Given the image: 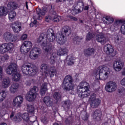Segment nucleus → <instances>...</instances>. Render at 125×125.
I'll use <instances>...</instances> for the list:
<instances>
[{
  "label": "nucleus",
  "instance_id": "2",
  "mask_svg": "<svg viewBox=\"0 0 125 125\" xmlns=\"http://www.w3.org/2000/svg\"><path fill=\"white\" fill-rule=\"evenodd\" d=\"M78 96L81 98H84L90 95L89 84L86 82H81L77 86Z\"/></svg>",
  "mask_w": 125,
  "mask_h": 125
},
{
  "label": "nucleus",
  "instance_id": "19",
  "mask_svg": "<svg viewBox=\"0 0 125 125\" xmlns=\"http://www.w3.org/2000/svg\"><path fill=\"white\" fill-rule=\"evenodd\" d=\"M66 41L67 40H66L65 35L62 32H59L57 33V42L59 44H64Z\"/></svg>",
  "mask_w": 125,
  "mask_h": 125
},
{
  "label": "nucleus",
  "instance_id": "21",
  "mask_svg": "<svg viewBox=\"0 0 125 125\" xmlns=\"http://www.w3.org/2000/svg\"><path fill=\"white\" fill-rule=\"evenodd\" d=\"M124 68V63L120 60L115 61L113 63V69L116 72L122 71V69Z\"/></svg>",
  "mask_w": 125,
  "mask_h": 125
},
{
  "label": "nucleus",
  "instance_id": "43",
  "mask_svg": "<svg viewBox=\"0 0 125 125\" xmlns=\"http://www.w3.org/2000/svg\"><path fill=\"white\" fill-rule=\"evenodd\" d=\"M53 97L57 101H60L61 99V95L58 92H55L53 95Z\"/></svg>",
  "mask_w": 125,
  "mask_h": 125
},
{
  "label": "nucleus",
  "instance_id": "54",
  "mask_svg": "<svg viewBox=\"0 0 125 125\" xmlns=\"http://www.w3.org/2000/svg\"><path fill=\"white\" fill-rule=\"evenodd\" d=\"M9 58V57L8 55H5L1 58V60L2 61H5V60H8Z\"/></svg>",
  "mask_w": 125,
  "mask_h": 125
},
{
  "label": "nucleus",
  "instance_id": "24",
  "mask_svg": "<svg viewBox=\"0 0 125 125\" xmlns=\"http://www.w3.org/2000/svg\"><path fill=\"white\" fill-rule=\"evenodd\" d=\"M95 49L94 48H88L84 51V54L87 57H90V56H93L95 53Z\"/></svg>",
  "mask_w": 125,
  "mask_h": 125
},
{
  "label": "nucleus",
  "instance_id": "59",
  "mask_svg": "<svg viewBox=\"0 0 125 125\" xmlns=\"http://www.w3.org/2000/svg\"><path fill=\"white\" fill-rule=\"evenodd\" d=\"M0 114L1 116H4L5 114H6V110H1L0 111Z\"/></svg>",
  "mask_w": 125,
  "mask_h": 125
},
{
  "label": "nucleus",
  "instance_id": "44",
  "mask_svg": "<svg viewBox=\"0 0 125 125\" xmlns=\"http://www.w3.org/2000/svg\"><path fill=\"white\" fill-rule=\"evenodd\" d=\"M94 37H95V35L93 33H89L86 36V40L89 41V40H91V39H93Z\"/></svg>",
  "mask_w": 125,
  "mask_h": 125
},
{
  "label": "nucleus",
  "instance_id": "41",
  "mask_svg": "<svg viewBox=\"0 0 125 125\" xmlns=\"http://www.w3.org/2000/svg\"><path fill=\"white\" fill-rule=\"evenodd\" d=\"M5 97H6V93L5 91H2L0 93V103L2 102Z\"/></svg>",
  "mask_w": 125,
  "mask_h": 125
},
{
  "label": "nucleus",
  "instance_id": "48",
  "mask_svg": "<svg viewBox=\"0 0 125 125\" xmlns=\"http://www.w3.org/2000/svg\"><path fill=\"white\" fill-rule=\"evenodd\" d=\"M119 93L122 96H123L125 94V89L124 87H122L119 90Z\"/></svg>",
  "mask_w": 125,
  "mask_h": 125
},
{
  "label": "nucleus",
  "instance_id": "38",
  "mask_svg": "<svg viewBox=\"0 0 125 125\" xmlns=\"http://www.w3.org/2000/svg\"><path fill=\"white\" fill-rule=\"evenodd\" d=\"M62 31L66 36H69L71 34V29L69 26H64L62 29Z\"/></svg>",
  "mask_w": 125,
  "mask_h": 125
},
{
  "label": "nucleus",
  "instance_id": "3",
  "mask_svg": "<svg viewBox=\"0 0 125 125\" xmlns=\"http://www.w3.org/2000/svg\"><path fill=\"white\" fill-rule=\"evenodd\" d=\"M6 73L8 75H12L13 80L15 82H18L21 78V75L17 72V64L15 63H11L6 69Z\"/></svg>",
  "mask_w": 125,
  "mask_h": 125
},
{
  "label": "nucleus",
  "instance_id": "52",
  "mask_svg": "<svg viewBox=\"0 0 125 125\" xmlns=\"http://www.w3.org/2000/svg\"><path fill=\"white\" fill-rule=\"evenodd\" d=\"M17 90L16 88H13V86H10L9 87V91L11 92V93L14 94L15 92H17Z\"/></svg>",
  "mask_w": 125,
  "mask_h": 125
},
{
  "label": "nucleus",
  "instance_id": "9",
  "mask_svg": "<svg viewBox=\"0 0 125 125\" xmlns=\"http://www.w3.org/2000/svg\"><path fill=\"white\" fill-rule=\"evenodd\" d=\"M84 6V3H83V1L79 0L78 2H76L72 7V14L75 15V14H78L80 11L83 10V7Z\"/></svg>",
  "mask_w": 125,
  "mask_h": 125
},
{
  "label": "nucleus",
  "instance_id": "32",
  "mask_svg": "<svg viewBox=\"0 0 125 125\" xmlns=\"http://www.w3.org/2000/svg\"><path fill=\"white\" fill-rule=\"evenodd\" d=\"M31 50L30 48H28L25 45L23 44H21V52L22 53V54H27L28 52H29Z\"/></svg>",
  "mask_w": 125,
  "mask_h": 125
},
{
  "label": "nucleus",
  "instance_id": "23",
  "mask_svg": "<svg viewBox=\"0 0 125 125\" xmlns=\"http://www.w3.org/2000/svg\"><path fill=\"white\" fill-rule=\"evenodd\" d=\"M46 36L47 40H48L49 42H53L55 40V35H54V33H53V30L51 28L48 29Z\"/></svg>",
  "mask_w": 125,
  "mask_h": 125
},
{
  "label": "nucleus",
  "instance_id": "55",
  "mask_svg": "<svg viewBox=\"0 0 125 125\" xmlns=\"http://www.w3.org/2000/svg\"><path fill=\"white\" fill-rule=\"evenodd\" d=\"M11 86H13V88H16L17 90H18V88L19 87V84L18 83H13Z\"/></svg>",
  "mask_w": 125,
  "mask_h": 125
},
{
  "label": "nucleus",
  "instance_id": "40",
  "mask_svg": "<svg viewBox=\"0 0 125 125\" xmlns=\"http://www.w3.org/2000/svg\"><path fill=\"white\" fill-rule=\"evenodd\" d=\"M120 21V26H121L120 29L121 33L123 35H125V22H122V21Z\"/></svg>",
  "mask_w": 125,
  "mask_h": 125
},
{
  "label": "nucleus",
  "instance_id": "42",
  "mask_svg": "<svg viewBox=\"0 0 125 125\" xmlns=\"http://www.w3.org/2000/svg\"><path fill=\"white\" fill-rule=\"evenodd\" d=\"M22 44L24 45L26 47L31 49L32 46H33V43L30 41H25Z\"/></svg>",
  "mask_w": 125,
  "mask_h": 125
},
{
  "label": "nucleus",
  "instance_id": "53",
  "mask_svg": "<svg viewBox=\"0 0 125 125\" xmlns=\"http://www.w3.org/2000/svg\"><path fill=\"white\" fill-rule=\"evenodd\" d=\"M52 21V15L51 16H47L45 18L46 22H50V21Z\"/></svg>",
  "mask_w": 125,
  "mask_h": 125
},
{
  "label": "nucleus",
  "instance_id": "4",
  "mask_svg": "<svg viewBox=\"0 0 125 125\" xmlns=\"http://www.w3.org/2000/svg\"><path fill=\"white\" fill-rule=\"evenodd\" d=\"M41 68L42 72H44L43 75L45 78H52V77H54L55 75H56V69L54 66L51 67L48 70V65L43 63L41 65Z\"/></svg>",
  "mask_w": 125,
  "mask_h": 125
},
{
  "label": "nucleus",
  "instance_id": "63",
  "mask_svg": "<svg viewBox=\"0 0 125 125\" xmlns=\"http://www.w3.org/2000/svg\"><path fill=\"white\" fill-rule=\"evenodd\" d=\"M88 8H89V7H88V6H86L84 8V10H88Z\"/></svg>",
  "mask_w": 125,
  "mask_h": 125
},
{
  "label": "nucleus",
  "instance_id": "56",
  "mask_svg": "<svg viewBox=\"0 0 125 125\" xmlns=\"http://www.w3.org/2000/svg\"><path fill=\"white\" fill-rule=\"evenodd\" d=\"M27 38H28L27 34H23L21 38V41H25Z\"/></svg>",
  "mask_w": 125,
  "mask_h": 125
},
{
  "label": "nucleus",
  "instance_id": "11",
  "mask_svg": "<svg viewBox=\"0 0 125 125\" xmlns=\"http://www.w3.org/2000/svg\"><path fill=\"white\" fill-rule=\"evenodd\" d=\"M14 48L13 43H5L0 45V53H5L8 51H13Z\"/></svg>",
  "mask_w": 125,
  "mask_h": 125
},
{
  "label": "nucleus",
  "instance_id": "14",
  "mask_svg": "<svg viewBox=\"0 0 125 125\" xmlns=\"http://www.w3.org/2000/svg\"><path fill=\"white\" fill-rule=\"evenodd\" d=\"M104 51L111 56V57H114L116 55V51L114 50V47L110 44L105 45L104 48Z\"/></svg>",
  "mask_w": 125,
  "mask_h": 125
},
{
  "label": "nucleus",
  "instance_id": "39",
  "mask_svg": "<svg viewBox=\"0 0 125 125\" xmlns=\"http://www.w3.org/2000/svg\"><path fill=\"white\" fill-rule=\"evenodd\" d=\"M16 17V13L14 11H11L9 13V20L10 21H13Z\"/></svg>",
  "mask_w": 125,
  "mask_h": 125
},
{
  "label": "nucleus",
  "instance_id": "57",
  "mask_svg": "<svg viewBox=\"0 0 125 125\" xmlns=\"http://www.w3.org/2000/svg\"><path fill=\"white\" fill-rule=\"evenodd\" d=\"M68 20H73L74 21H77V20H78L77 18H75L73 16H68Z\"/></svg>",
  "mask_w": 125,
  "mask_h": 125
},
{
  "label": "nucleus",
  "instance_id": "25",
  "mask_svg": "<svg viewBox=\"0 0 125 125\" xmlns=\"http://www.w3.org/2000/svg\"><path fill=\"white\" fill-rule=\"evenodd\" d=\"M101 111L100 110H96L92 114V118L95 119L97 121H100L101 119Z\"/></svg>",
  "mask_w": 125,
  "mask_h": 125
},
{
  "label": "nucleus",
  "instance_id": "31",
  "mask_svg": "<svg viewBox=\"0 0 125 125\" xmlns=\"http://www.w3.org/2000/svg\"><path fill=\"white\" fill-rule=\"evenodd\" d=\"M103 21L104 24H111V23L114 22V19L110 17L106 16L103 18Z\"/></svg>",
  "mask_w": 125,
  "mask_h": 125
},
{
  "label": "nucleus",
  "instance_id": "1",
  "mask_svg": "<svg viewBox=\"0 0 125 125\" xmlns=\"http://www.w3.org/2000/svg\"><path fill=\"white\" fill-rule=\"evenodd\" d=\"M96 80L105 81L107 80L111 74L109 68V65L104 64L100 65L94 71Z\"/></svg>",
  "mask_w": 125,
  "mask_h": 125
},
{
  "label": "nucleus",
  "instance_id": "28",
  "mask_svg": "<svg viewBox=\"0 0 125 125\" xmlns=\"http://www.w3.org/2000/svg\"><path fill=\"white\" fill-rule=\"evenodd\" d=\"M10 85V79L9 78H5L2 82V86L3 88H8Z\"/></svg>",
  "mask_w": 125,
  "mask_h": 125
},
{
  "label": "nucleus",
  "instance_id": "12",
  "mask_svg": "<svg viewBox=\"0 0 125 125\" xmlns=\"http://www.w3.org/2000/svg\"><path fill=\"white\" fill-rule=\"evenodd\" d=\"M89 103L91 108H96V107L99 106L101 101L98 99V98H96V95L93 94L89 99Z\"/></svg>",
  "mask_w": 125,
  "mask_h": 125
},
{
  "label": "nucleus",
  "instance_id": "58",
  "mask_svg": "<svg viewBox=\"0 0 125 125\" xmlns=\"http://www.w3.org/2000/svg\"><path fill=\"white\" fill-rule=\"evenodd\" d=\"M8 107V103H5L3 104V105L2 106V109H7Z\"/></svg>",
  "mask_w": 125,
  "mask_h": 125
},
{
  "label": "nucleus",
  "instance_id": "60",
  "mask_svg": "<svg viewBox=\"0 0 125 125\" xmlns=\"http://www.w3.org/2000/svg\"><path fill=\"white\" fill-rule=\"evenodd\" d=\"M121 83L123 86H125V78H123L121 81Z\"/></svg>",
  "mask_w": 125,
  "mask_h": 125
},
{
  "label": "nucleus",
  "instance_id": "37",
  "mask_svg": "<svg viewBox=\"0 0 125 125\" xmlns=\"http://www.w3.org/2000/svg\"><path fill=\"white\" fill-rule=\"evenodd\" d=\"M71 106V102L69 100H67L62 102V107L64 109H69Z\"/></svg>",
  "mask_w": 125,
  "mask_h": 125
},
{
  "label": "nucleus",
  "instance_id": "49",
  "mask_svg": "<svg viewBox=\"0 0 125 125\" xmlns=\"http://www.w3.org/2000/svg\"><path fill=\"white\" fill-rule=\"evenodd\" d=\"M41 121L44 125H47V124L48 123V119L46 117L42 118L41 119Z\"/></svg>",
  "mask_w": 125,
  "mask_h": 125
},
{
  "label": "nucleus",
  "instance_id": "27",
  "mask_svg": "<svg viewBox=\"0 0 125 125\" xmlns=\"http://www.w3.org/2000/svg\"><path fill=\"white\" fill-rule=\"evenodd\" d=\"M7 7L9 10H14L18 8V4L15 2H10L7 4Z\"/></svg>",
  "mask_w": 125,
  "mask_h": 125
},
{
  "label": "nucleus",
  "instance_id": "18",
  "mask_svg": "<svg viewBox=\"0 0 125 125\" xmlns=\"http://www.w3.org/2000/svg\"><path fill=\"white\" fill-rule=\"evenodd\" d=\"M117 89V84L113 82H109L105 85V90L107 92H113Z\"/></svg>",
  "mask_w": 125,
  "mask_h": 125
},
{
  "label": "nucleus",
  "instance_id": "17",
  "mask_svg": "<svg viewBox=\"0 0 125 125\" xmlns=\"http://www.w3.org/2000/svg\"><path fill=\"white\" fill-rule=\"evenodd\" d=\"M24 99L22 96H18L14 98L13 102V105L16 108H20L21 104L23 103Z\"/></svg>",
  "mask_w": 125,
  "mask_h": 125
},
{
  "label": "nucleus",
  "instance_id": "45",
  "mask_svg": "<svg viewBox=\"0 0 125 125\" xmlns=\"http://www.w3.org/2000/svg\"><path fill=\"white\" fill-rule=\"evenodd\" d=\"M54 55L55 54L53 53L52 55H50V63L51 64H53V65H54V64H55V57H54Z\"/></svg>",
  "mask_w": 125,
  "mask_h": 125
},
{
  "label": "nucleus",
  "instance_id": "62",
  "mask_svg": "<svg viewBox=\"0 0 125 125\" xmlns=\"http://www.w3.org/2000/svg\"><path fill=\"white\" fill-rule=\"evenodd\" d=\"M25 84L27 85V86H29L31 85V82L30 81H26L25 83Z\"/></svg>",
  "mask_w": 125,
  "mask_h": 125
},
{
  "label": "nucleus",
  "instance_id": "61",
  "mask_svg": "<svg viewBox=\"0 0 125 125\" xmlns=\"http://www.w3.org/2000/svg\"><path fill=\"white\" fill-rule=\"evenodd\" d=\"M2 79V68L0 66V80Z\"/></svg>",
  "mask_w": 125,
  "mask_h": 125
},
{
  "label": "nucleus",
  "instance_id": "29",
  "mask_svg": "<svg viewBox=\"0 0 125 125\" xmlns=\"http://www.w3.org/2000/svg\"><path fill=\"white\" fill-rule=\"evenodd\" d=\"M76 58L73 57L71 55L68 56L66 58V63L69 65H73L75 62Z\"/></svg>",
  "mask_w": 125,
  "mask_h": 125
},
{
  "label": "nucleus",
  "instance_id": "35",
  "mask_svg": "<svg viewBox=\"0 0 125 125\" xmlns=\"http://www.w3.org/2000/svg\"><path fill=\"white\" fill-rule=\"evenodd\" d=\"M52 21L53 22H59V21L62 20V17L57 15L56 12L54 13V14L52 15Z\"/></svg>",
  "mask_w": 125,
  "mask_h": 125
},
{
  "label": "nucleus",
  "instance_id": "20",
  "mask_svg": "<svg viewBox=\"0 0 125 125\" xmlns=\"http://www.w3.org/2000/svg\"><path fill=\"white\" fill-rule=\"evenodd\" d=\"M96 40L99 42H101L102 44H105L107 42L109 39L105 37L104 34L100 33L96 37Z\"/></svg>",
  "mask_w": 125,
  "mask_h": 125
},
{
  "label": "nucleus",
  "instance_id": "51",
  "mask_svg": "<svg viewBox=\"0 0 125 125\" xmlns=\"http://www.w3.org/2000/svg\"><path fill=\"white\" fill-rule=\"evenodd\" d=\"M80 40H83V38L78 36L73 38V41H74V42H76V43L78 44H79V42H80Z\"/></svg>",
  "mask_w": 125,
  "mask_h": 125
},
{
  "label": "nucleus",
  "instance_id": "6",
  "mask_svg": "<svg viewBox=\"0 0 125 125\" xmlns=\"http://www.w3.org/2000/svg\"><path fill=\"white\" fill-rule=\"evenodd\" d=\"M14 115H15V112H12L10 118L12 121L16 123H19V122H21V121H22V119L23 121H25V122H28L30 119L29 117V114L28 113H25L22 114V115H21V113L16 114L15 116Z\"/></svg>",
  "mask_w": 125,
  "mask_h": 125
},
{
  "label": "nucleus",
  "instance_id": "33",
  "mask_svg": "<svg viewBox=\"0 0 125 125\" xmlns=\"http://www.w3.org/2000/svg\"><path fill=\"white\" fill-rule=\"evenodd\" d=\"M43 102L47 106H52L53 103L51 100H50V97L49 96L45 97L43 99Z\"/></svg>",
  "mask_w": 125,
  "mask_h": 125
},
{
  "label": "nucleus",
  "instance_id": "64",
  "mask_svg": "<svg viewBox=\"0 0 125 125\" xmlns=\"http://www.w3.org/2000/svg\"><path fill=\"white\" fill-rule=\"evenodd\" d=\"M122 75L123 76H125V69H124V70L122 71Z\"/></svg>",
  "mask_w": 125,
  "mask_h": 125
},
{
  "label": "nucleus",
  "instance_id": "7",
  "mask_svg": "<svg viewBox=\"0 0 125 125\" xmlns=\"http://www.w3.org/2000/svg\"><path fill=\"white\" fill-rule=\"evenodd\" d=\"M62 87L65 90H73L74 89V84H73V79L70 75H67L64 78L62 84Z\"/></svg>",
  "mask_w": 125,
  "mask_h": 125
},
{
  "label": "nucleus",
  "instance_id": "46",
  "mask_svg": "<svg viewBox=\"0 0 125 125\" xmlns=\"http://www.w3.org/2000/svg\"><path fill=\"white\" fill-rule=\"evenodd\" d=\"M34 111H35V109L33 105H27V112L28 113H34Z\"/></svg>",
  "mask_w": 125,
  "mask_h": 125
},
{
  "label": "nucleus",
  "instance_id": "30",
  "mask_svg": "<svg viewBox=\"0 0 125 125\" xmlns=\"http://www.w3.org/2000/svg\"><path fill=\"white\" fill-rule=\"evenodd\" d=\"M8 13V10L6 7H0V17L6 16Z\"/></svg>",
  "mask_w": 125,
  "mask_h": 125
},
{
  "label": "nucleus",
  "instance_id": "34",
  "mask_svg": "<svg viewBox=\"0 0 125 125\" xmlns=\"http://www.w3.org/2000/svg\"><path fill=\"white\" fill-rule=\"evenodd\" d=\"M47 90V83H44L42 84L41 89L40 90V93L41 95H44L45 94L46 91Z\"/></svg>",
  "mask_w": 125,
  "mask_h": 125
},
{
  "label": "nucleus",
  "instance_id": "22",
  "mask_svg": "<svg viewBox=\"0 0 125 125\" xmlns=\"http://www.w3.org/2000/svg\"><path fill=\"white\" fill-rule=\"evenodd\" d=\"M12 27L14 33H18L22 30V24H21V22L18 21L13 22L12 24Z\"/></svg>",
  "mask_w": 125,
  "mask_h": 125
},
{
  "label": "nucleus",
  "instance_id": "8",
  "mask_svg": "<svg viewBox=\"0 0 125 125\" xmlns=\"http://www.w3.org/2000/svg\"><path fill=\"white\" fill-rule=\"evenodd\" d=\"M21 71L24 75L30 77H33L37 74V71L29 64H23L21 66Z\"/></svg>",
  "mask_w": 125,
  "mask_h": 125
},
{
  "label": "nucleus",
  "instance_id": "47",
  "mask_svg": "<svg viewBox=\"0 0 125 125\" xmlns=\"http://www.w3.org/2000/svg\"><path fill=\"white\" fill-rule=\"evenodd\" d=\"M113 40L116 42V43H119L120 42V38H119V36L116 35H113L112 36Z\"/></svg>",
  "mask_w": 125,
  "mask_h": 125
},
{
  "label": "nucleus",
  "instance_id": "15",
  "mask_svg": "<svg viewBox=\"0 0 125 125\" xmlns=\"http://www.w3.org/2000/svg\"><path fill=\"white\" fill-rule=\"evenodd\" d=\"M41 54V49L36 47L33 48L31 51L29 55V57L31 59H33L35 60L37 59L38 57H39V55Z\"/></svg>",
  "mask_w": 125,
  "mask_h": 125
},
{
  "label": "nucleus",
  "instance_id": "36",
  "mask_svg": "<svg viewBox=\"0 0 125 125\" xmlns=\"http://www.w3.org/2000/svg\"><path fill=\"white\" fill-rule=\"evenodd\" d=\"M68 53V50L67 48H64V49L61 48L57 51V55L59 56H62V55H64V54H66Z\"/></svg>",
  "mask_w": 125,
  "mask_h": 125
},
{
  "label": "nucleus",
  "instance_id": "26",
  "mask_svg": "<svg viewBox=\"0 0 125 125\" xmlns=\"http://www.w3.org/2000/svg\"><path fill=\"white\" fill-rule=\"evenodd\" d=\"M121 26V21H116L114 24H112L110 27V30L112 32H116L117 30L120 28Z\"/></svg>",
  "mask_w": 125,
  "mask_h": 125
},
{
  "label": "nucleus",
  "instance_id": "16",
  "mask_svg": "<svg viewBox=\"0 0 125 125\" xmlns=\"http://www.w3.org/2000/svg\"><path fill=\"white\" fill-rule=\"evenodd\" d=\"M36 11L37 15V16H34V19H36L37 20H42V16L45 15V13H46V8H43L42 11V9L37 8Z\"/></svg>",
  "mask_w": 125,
  "mask_h": 125
},
{
  "label": "nucleus",
  "instance_id": "50",
  "mask_svg": "<svg viewBox=\"0 0 125 125\" xmlns=\"http://www.w3.org/2000/svg\"><path fill=\"white\" fill-rule=\"evenodd\" d=\"M82 117L83 121H87L88 120V114L86 112H84V114L82 115Z\"/></svg>",
  "mask_w": 125,
  "mask_h": 125
},
{
  "label": "nucleus",
  "instance_id": "13",
  "mask_svg": "<svg viewBox=\"0 0 125 125\" xmlns=\"http://www.w3.org/2000/svg\"><path fill=\"white\" fill-rule=\"evenodd\" d=\"M3 39L6 42H16L18 41L17 36L12 34L10 32H6L4 34Z\"/></svg>",
  "mask_w": 125,
  "mask_h": 125
},
{
  "label": "nucleus",
  "instance_id": "10",
  "mask_svg": "<svg viewBox=\"0 0 125 125\" xmlns=\"http://www.w3.org/2000/svg\"><path fill=\"white\" fill-rule=\"evenodd\" d=\"M37 90H38V87L34 86L32 88L30 89V91L26 95L25 98L27 101L29 102H33L35 101L36 98H37Z\"/></svg>",
  "mask_w": 125,
  "mask_h": 125
},
{
  "label": "nucleus",
  "instance_id": "5",
  "mask_svg": "<svg viewBox=\"0 0 125 125\" xmlns=\"http://www.w3.org/2000/svg\"><path fill=\"white\" fill-rule=\"evenodd\" d=\"M44 37H45V35L42 34L38 39L37 42L40 44H42L43 50H44L45 52L50 54V52H51V47L48 45L47 41L45 39Z\"/></svg>",
  "mask_w": 125,
  "mask_h": 125
}]
</instances>
